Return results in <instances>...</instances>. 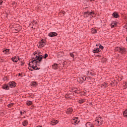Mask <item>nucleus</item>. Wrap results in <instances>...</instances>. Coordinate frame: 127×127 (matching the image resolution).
Returning <instances> with one entry per match:
<instances>
[{
	"mask_svg": "<svg viewBox=\"0 0 127 127\" xmlns=\"http://www.w3.org/2000/svg\"><path fill=\"white\" fill-rule=\"evenodd\" d=\"M72 112H73V109H72V108H68L67 110L66 114L67 115H69V114H71Z\"/></svg>",
	"mask_w": 127,
	"mask_h": 127,
	"instance_id": "obj_12",
	"label": "nucleus"
},
{
	"mask_svg": "<svg viewBox=\"0 0 127 127\" xmlns=\"http://www.w3.org/2000/svg\"><path fill=\"white\" fill-rule=\"evenodd\" d=\"M57 64H54L53 65V68H54L55 70H56V69H57Z\"/></svg>",
	"mask_w": 127,
	"mask_h": 127,
	"instance_id": "obj_26",
	"label": "nucleus"
},
{
	"mask_svg": "<svg viewBox=\"0 0 127 127\" xmlns=\"http://www.w3.org/2000/svg\"><path fill=\"white\" fill-rule=\"evenodd\" d=\"M79 104H83V103H84L85 102V99H80L79 100Z\"/></svg>",
	"mask_w": 127,
	"mask_h": 127,
	"instance_id": "obj_22",
	"label": "nucleus"
},
{
	"mask_svg": "<svg viewBox=\"0 0 127 127\" xmlns=\"http://www.w3.org/2000/svg\"><path fill=\"white\" fill-rule=\"evenodd\" d=\"M18 76H21V74L19 73V74H18Z\"/></svg>",
	"mask_w": 127,
	"mask_h": 127,
	"instance_id": "obj_34",
	"label": "nucleus"
},
{
	"mask_svg": "<svg viewBox=\"0 0 127 127\" xmlns=\"http://www.w3.org/2000/svg\"><path fill=\"white\" fill-rule=\"evenodd\" d=\"M85 127H95V126H94V124L91 123L90 122H87L85 124Z\"/></svg>",
	"mask_w": 127,
	"mask_h": 127,
	"instance_id": "obj_10",
	"label": "nucleus"
},
{
	"mask_svg": "<svg viewBox=\"0 0 127 127\" xmlns=\"http://www.w3.org/2000/svg\"><path fill=\"white\" fill-rule=\"evenodd\" d=\"M63 14H64V13H65V12L64 11H63Z\"/></svg>",
	"mask_w": 127,
	"mask_h": 127,
	"instance_id": "obj_36",
	"label": "nucleus"
},
{
	"mask_svg": "<svg viewBox=\"0 0 127 127\" xmlns=\"http://www.w3.org/2000/svg\"><path fill=\"white\" fill-rule=\"evenodd\" d=\"M3 53L4 54H8L9 53V49H5V50L3 51Z\"/></svg>",
	"mask_w": 127,
	"mask_h": 127,
	"instance_id": "obj_20",
	"label": "nucleus"
},
{
	"mask_svg": "<svg viewBox=\"0 0 127 127\" xmlns=\"http://www.w3.org/2000/svg\"><path fill=\"white\" fill-rule=\"evenodd\" d=\"M100 49L95 48L94 49L93 52V53H98V52H100Z\"/></svg>",
	"mask_w": 127,
	"mask_h": 127,
	"instance_id": "obj_14",
	"label": "nucleus"
},
{
	"mask_svg": "<svg viewBox=\"0 0 127 127\" xmlns=\"http://www.w3.org/2000/svg\"><path fill=\"white\" fill-rule=\"evenodd\" d=\"M117 24H118V23L116 21L113 22L112 23H111L112 27H115V26H116Z\"/></svg>",
	"mask_w": 127,
	"mask_h": 127,
	"instance_id": "obj_19",
	"label": "nucleus"
},
{
	"mask_svg": "<svg viewBox=\"0 0 127 127\" xmlns=\"http://www.w3.org/2000/svg\"><path fill=\"white\" fill-rule=\"evenodd\" d=\"M21 115H22V112H21Z\"/></svg>",
	"mask_w": 127,
	"mask_h": 127,
	"instance_id": "obj_39",
	"label": "nucleus"
},
{
	"mask_svg": "<svg viewBox=\"0 0 127 127\" xmlns=\"http://www.w3.org/2000/svg\"><path fill=\"white\" fill-rule=\"evenodd\" d=\"M104 124V121L103 119L101 117H98L94 122V124L97 127H100V126H102Z\"/></svg>",
	"mask_w": 127,
	"mask_h": 127,
	"instance_id": "obj_2",
	"label": "nucleus"
},
{
	"mask_svg": "<svg viewBox=\"0 0 127 127\" xmlns=\"http://www.w3.org/2000/svg\"><path fill=\"white\" fill-rule=\"evenodd\" d=\"M34 56L35 57L32 59V61L29 64V67L34 69V70H39L37 66L39 65V64L43 59V56L39 55V52H35L34 53Z\"/></svg>",
	"mask_w": 127,
	"mask_h": 127,
	"instance_id": "obj_1",
	"label": "nucleus"
},
{
	"mask_svg": "<svg viewBox=\"0 0 127 127\" xmlns=\"http://www.w3.org/2000/svg\"><path fill=\"white\" fill-rule=\"evenodd\" d=\"M91 32L92 33L94 34V33H97V30L94 29V28H92V30H91Z\"/></svg>",
	"mask_w": 127,
	"mask_h": 127,
	"instance_id": "obj_23",
	"label": "nucleus"
},
{
	"mask_svg": "<svg viewBox=\"0 0 127 127\" xmlns=\"http://www.w3.org/2000/svg\"><path fill=\"white\" fill-rule=\"evenodd\" d=\"M94 14H95V13H94V12L93 11H91V12L87 11L84 13V15L85 17H88L89 15H94Z\"/></svg>",
	"mask_w": 127,
	"mask_h": 127,
	"instance_id": "obj_6",
	"label": "nucleus"
},
{
	"mask_svg": "<svg viewBox=\"0 0 127 127\" xmlns=\"http://www.w3.org/2000/svg\"><path fill=\"white\" fill-rule=\"evenodd\" d=\"M113 16L115 17V18H118V17H119L120 15H119L118 13L114 12L113 13Z\"/></svg>",
	"mask_w": 127,
	"mask_h": 127,
	"instance_id": "obj_15",
	"label": "nucleus"
},
{
	"mask_svg": "<svg viewBox=\"0 0 127 127\" xmlns=\"http://www.w3.org/2000/svg\"><path fill=\"white\" fill-rule=\"evenodd\" d=\"M2 2H3V1H1V0H0V4H1L2 3Z\"/></svg>",
	"mask_w": 127,
	"mask_h": 127,
	"instance_id": "obj_33",
	"label": "nucleus"
},
{
	"mask_svg": "<svg viewBox=\"0 0 127 127\" xmlns=\"http://www.w3.org/2000/svg\"><path fill=\"white\" fill-rule=\"evenodd\" d=\"M8 86H9L10 88H14V87L16 86V83H15L14 81L10 82L8 83Z\"/></svg>",
	"mask_w": 127,
	"mask_h": 127,
	"instance_id": "obj_8",
	"label": "nucleus"
},
{
	"mask_svg": "<svg viewBox=\"0 0 127 127\" xmlns=\"http://www.w3.org/2000/svg\"><path fill=\"white\" fill-rule=\"evenodd\" d=\"M101 87L103 88H107V87H108V84L106 82H104L101 84Z\"/></svg>",
	"mask_w": 127,
	"mask_h": 127,
	"instance_id": "obj_13",
	"label": "nucleus"
},
{
	"mask_svg": "<svg viewBox=\"0 0 127 127\" xmlns=\"http://www.w3.org/2000/svg\"><path fill=\"white\" fill-rule=\"evenodd\" d=\"M53 124H52V125L53 126H54V125H56L57 124H58V121L56 120V121H52V122Z\"/></svg>",
	"mask_w": 127,
	"mask_h": 127,
	"instance_id": "obj_25",
	"label": "nucleus"
},
{
	"mask_svg": "<svg viewBox=\"0 0 127 127\" xmlns=\"http://www.w3.org/2000/svg\"><path fill=\"white\" fill-rule=\"evenodd\" d=\"M2 89H4V90H8V85L5 84L3 85L2 87Z\"/></svg>",
	"mask_w": 127,
	"mask_h": 127,
	"instance_id": "obj_18",
	"label": "nucleus"
},
{
	"mask_svg": "<svg viewBox=\"0 0 127 127\" xmlns=\"http://www.w3.org/2000/svg\"><path fill=\"white\" fill-rule=\"evenodd\" d=\"M26 104L28 106H30L32 104V102L31 101H27Z\"/></svg>",
	"mask_w": 127,
	"mask_h": 127,
	"instance_id": "obj_21",
	"label": "nucleus"
},
{
	"mask_svg": "<svg viewBox=\"0 0 127 127\" xmlns=\"http://www.w3.org/2000/svg\"><path fill=\"white\" fill-rule=\"evenodd\" d=\"M11 60L13 62L16 63L18 60H19V58L18 57H13L11 58Z\"/></svg>",
	"mask_w": 127,
	"mask_h": 127,
	"instance_id": "obj_9",
	"label": "nucleus"
},
{
	"mask_svg": "<svg viewBox=\"0 0 127 127\" xmlns=\"http://www.w3.org/2000/svg\"><path fill=\"white\" fill-rule=\"evenodd\" d=\"M90 1H94L95 0H90Z\"/></svg>",
	"mask_w": 127,
	"mask_h": 127,
	"instance_id": "obj_35",
	"label": "nucleus"
},
{
	"mask_svg": "<svg viewBox=\"0 0 127 127\" xmlns=\"http://www.w3.org/2000/svg\"><path fill=\"white\" fill-rule=\"evenodd\" d=\"M31 87H36L37 86V82L36 81H32L31 83Z\"/></svg>",
	"mask_w": 127,
	"mask_h": 127,
	"instance_id": "obj_11",
	"label": "nucleus"
},
{
	"mask_svg": "<svg viewBox=\"0 0 127 127\" xmlns=\"http://www.w3.org/2000/svg\"><path fill=\"white\" fill-rule=\"evenodd\" d=\"M21 30V27L19 25H17L15 28L14 29L13 31L15 33H17V32H19V31H20Z\"/></svg>",
	"mask_w": 127,
	"mask_h": 127,
	"instance_id": "obj_5",
	"label": "nucleus"
},
{
	"mask_svg": "<svg viewBox=\"0 0 127 127\" xmlns=\"http://www.w3.org/2000/svg\"><path fill=\"white\" fill-rule=\"evenodd\" d=\"M13 103H10L7 105L8 108H11L13 106Z\"/></svg>",
	"mask_w": 127,
	"mask_h": 127,
	"instance_id": "obj_27",
	"label": "nucleus"
},
{
	"mask_svg": "<svg viewBox=\"0 0 127 127\" xmlns=\"http://www.w3.org/2000/svg\"><path fill=\"white\" fill-rule=\"evenodd\" d=\"M27 125H28V122L27 121V120H25L22 123V125L23 126V127H26Z\"/></svg>",
	"mask_w": 127,
	"mask_h": 127,
	"instance_id": "obj_16",
	"label": "nucleus"
},
{
	"mask_svg": "<svg viewBox=\"0 0 127 127\" xmlns=\"http://www.w3.org/2000/svg\"><path fill=\"white\" fill-rule=\"evenodd\" d=\"M46 44V41L45 40H42L39 42L38 44V48H42V47H44Z\"/></svg>",
	"mask_w": 127,
	"mask_h": 127,
	"instance_id": "obj_4",
	"label": "nucleus"
},
{
	"mask_svg": "<svg viewBox=\"0 0 127 127\" xmlns=\"http://www.w3.org/2000/svg\"><path fill=\"white\" fill-rule=\"evenodd\" d=\"M65 98H68L69 97H67V96H65Z\"/></svg>",
	"mask_w": 127,
	"mask_h": 127,
	"instance_id": "obj_37",
	"label": "nucleus"
},
{
	"mask_svg": "<svg viewBox=\"0 0 127 127\" xmlns=\"http://www.w3.org/2000/svg\"><path fill=\"white\" fill-rule=\"evenodd\" d=\"M47 57H48V54H45L44 55V59H46V58H47Z\"/></svg>",
	"mask_w": 127,
	"mask_h": 127,
	"instance_id": "obj_29",
	"label": "nucleus"
},
{
	"mask_svg": "<svg viewBox=\"0 0 127 127\" xmlns=\"http://www.w3.org/2000/svg\"><path fill=\"white\" fill-rule=\"evenodd\" d=\"M99 48H100V49H101V50H103V49H104V47L103 46L100 45Z\"/></svg>",
	"mask_w": 127,
	"mask_h": 127,
	"instance_id": "obj_31",
	"label": "nucleus"
},
{
	"mask_svg": "<svg viewBox=\"0 0 127 127\" xmlns=\"http://www.w3.org/2000/svg\"><path fill=\"white\" fill-rule=\"evenodd\" d=\"M72 123L74 124H76V125H77V124H78L79 123V121H78L77 118H74L72 120Z\"/></svg>",
	"mask_w": 127,
	"mask_h": 127,
	"instance_id": "obj_17",
	"label": "nucleus"
},
{
	"mask_svg": "<svg viewBox=\"0 0 127 127\" xmlns=\"http://www.w3.org/2000/svg\"><path fill=\"white\" fill-rule=\"evenodd\" d=\"M123 115L125 117H127V109L124 112Z\"/></svg>",
	"mask_w": 127,
	"mask_h": 127,
	"instance_id": "obj_24",
	"label": "nucleus"
},
{
	"mask_svg": "<svg viewBox=\"0 0 127 127\" xmlns=\"http://www.w3.org/2000/svg\"><path fill=\"white\" fill-rule=\"evenodd\" d=\"M48 35L50 37H54L55 36H57L58 35V34L56 32H51L48 34Z\"/></svg>",
	"mask_w": 127,
	"mask_h": 127,
	"instance_id": "obj_7",
	"label": "nucleus"
},
{
	"mask_svg": "<svg viewBox=\"0 0 127 127\" xmlns=\"http://www.w3.org/2000/svg\"><path fill=\"white\" fill-rule=\"evenodd\" d=\"M80 80H81V81H85V80H86V77H85V78H84V77H80Z\"/></svg>",
	"mask_w": 127,
	"mask_h": 127,
	"instance_id": "obj_30",
	"label": "nucleus"
},
{
	"mask_svg": "<svg viewBox=\"0 0 127 127\" xmlns=\"http://www.w3.org/2000/svg\"><path fill=\"white\" fill-rule=\"evenodd\" d=\"M115 51H117L123 54H126V53H127V49L125 48L117 47L115 48Z\"/></svg>",
	"mask_w": 127,
	"mask_h": 127,
	"instance_id": "obj_3",
	"label": "nucleus"
},
{
	"mask_svg": "<svg viewBox=\"0 0 127 127\" xmlns=\"http://www.w3.org/2000/svg\"><path fill=\"white\" fill-rule=\"evenodd\" d=\"M72 92H74L75 93H77V90H73Z\"/></svg>",
	"mask_w": 127,
	"mask_h": 127,
	"instance_id": "obj_32",
	"label": "nucleus"
},
{
	"mask_svg": "<svg viewBox=\"0 0 127 127\" xmlns=\"http://www.w3.org/2000/svg\"><path fill=\"white\" fill-rule=\"evenodd\" d=\"M69 54H70L71 57H72V58H74V57H75V55H74V54L70 53Z\"/></svg>",
	"mask_w": 127,
	"mask_h": 127,
	"instance_id": "obj_28",
	"label": "nucleus"
},
{
	"mask_svg": "<svg viewBox=\"0 0 127 127\" xmlns=\"http://www.w3.org/2000/svg\"><path fill=\"white\" fill-rule=\"evenodd\" d=\"M34 22L35 23H36V21H35Z\"/></svg>",
	"mask_w": 127,
	"mask_h": 127,
	"instance_id": "obj_38",
	"label": "nucleus"
}]
</instances>
